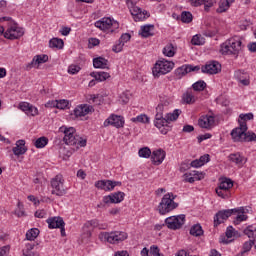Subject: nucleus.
<instances>
[{"mask_svg": "<svg viewBox=\"0 0 256 256\" xmlns=\"http://www.w3.org/2000/svg\"><path fill=\"white\" fill-rule=\"evenodd\" d=\"M59 132L64 134L63 141L66 145H69L72 151H78L79 147H86L87 140L81 138L80 136H75V128L66 126H61Z\"/></svg>", "mask_w": 256, "mask_h": 256, "instance_id": "nucleus-1", "label": "nucleus"}, {"mask_svg": "<svg viewBox=\"0 0 256 256\" xmlns=\"http://www.w3.org/2000/svg\"><path fill=\"white\" fill-rule=\"evenodd\" d=\"M241 49H243V42L239 36H235L221 44L220 53L222 55H239Z\"/></svg>", "mask_w": 256, "mask_h": 256, "instance_id": "nucleus-2", "label": "nucleus"}, {"mask_svg": "<svg viewBox=\"0 0 256 256\" xmlns=\"http://www.w3.org/2000/svg\"><path fill=\"white\" fill-rule=\"evenodd\" d=\"M231 137L235 142L256 141V134L247 132V123L245 122H240V126L232 130Z\"/></svg>", "mask_w": 256, "mask_h": 256, "instance_id": "nucleus-3", "label": "nucleus"}, {"mask_svg": "<svg viewBox=\"0 0 256 256\" xmlns=\"http://www.w3.org/2000/svg\"><path fill=\"white\" fill-rule=\"evenodd\" d=\"M175 199H177V196L173 195V193L165 194L158 205V213H160V215H167V213L175 211V209L179 207V204L175 202Z\"/></svg>", "mask_w": 256, "mask_h": 256, "instance_id": "nucleus-4", "label": "nucleus"}, {"mask_svg": "<svg viewBox=\"0 0 256 256\" xmlns=\"http://www.w3.org/2000/svg\"><path fill=\"white\" fill-rule=\"evenodd\" d=\"M175 67V63L162 59L158 60L155 66L152 69V73L154 77H161V75H167V73H171L173 68Z\"/></svg>", "mask_w": 256, "mask_h": 256, "instance_id": "nucleus-5", "label": "nucleus"}, {"mask_svg": "<svg viewBox=\"0 0 256 256\" xmlns=\"http://www.w3.org/2000/svg\"><path fill=\"white\" fill-rule=\"evenodd\" d=\"M94 25L101 31H109L110 29L111 33H115V31L119 29V22L109 17H104L101 20L96 21Z\"/></svg>", "mask_w": 256, "mask_h": 256, "instance_id": "nucleus-6", "label": "nucleus"}, {"mask_svg": "<svg viewBox=\"0 0 256 256\" xmlns=\"http://www.w3.org/2000/svg\"><path fill=\"white\" fill-rule=\"evenodd\" d=\"M65 180L63 176L57 175L51 180L52 195H57L58 197H63L67 193V189L64 186Z\"/></svg>", "mask_w": 256, "mask_h": 256, "instance_id": "nucleus-7", "label": "nucleus"}, {"mask_svg": "<svg viewBox=\"0 0 256 256\" xmlns=\"http://www.w3.org/2000/svg\"><path fill=\"white\" fill-rule=\"evenodd\" d=\"M104 239L108 243H112L113 245L117 243H121L129 237L126 232L123 231H114V232H104L103 233Z\"/></svg>", "mask_w": 256, "mask_h": 256, "instance_id": "nucleus-8", "label": "nucleus"}, {"mask_svg": "<svg viewBox=\"0 0 256 256\" xmlns=\"http://www.w3.org/2000/svg\"><path fill=\"white\" fill-rule=\"evenodd\" d=\"M23 35H25V31L23 28L19 27L16 22H12L11 26H9L4 33L5 39H10V41L20 39V37H23Z\"/></svg>", "mask_w": 256, "mask_h": 256, "instance_id": "nucleus-9", "label": "nucleus"}, {"mask_svg": "<svg viewBox=\"0 0 256 256\" xmlns=\"http://www.w3.org/2000/svg\"><path fill=\"white\" fill-rule=\"evenodd\" d=\"M165 225L168 227V229H172L173 231L181 229V227L185 225V214H181L178 216H170L166 218Z\"/></svg>", "mask_w": 256, "mask_h": 256, "instance_id": "nucleus-10", "label": "nucleus"}, {"mask_svg": "<svg viewBox=\"0 0 256 256\" xmlns=\"http://www.w3.org/2000/svg\"><path fill=\"white\" fill-rule=\"evenodd\" d=\"M244 233L247 235V237H249V239L253 240L247 241L243 244V251L240 253V255L251 251V247L255 245L256 228L253 225H250L244 230Z\"/></svg>", "mask_w": 256, "mask_h": 256, "instance_id": "nucleus-11", "label": "nucleus"}, {"mask_svg": "<svg viewBox=\"0 0 256 256\" xmlns=\"http://www.w3.org/2000/svg\"><path fill=\"white\" fill-rule=\"evenodd\" d=\"M231 215H235L234 209L218 211L214 216V227H217L218 225H221V223H224V221H227Z\"/></svg>", "mask_w": 256, "mask_h": 256, "instance_id": "nucleus-12", "label": "nucleus"}, {"mask_svg": "<svg viewBox=\"0 0 256 256\" xmlns=\"http://www.w3.org/2000/svg\"><path fill=\"white\" fill-rule=\"evenodd\" d=\"M154 125L158 129H161L162 127H169V122L167 118L163 117V107L162 106H157L156 107V116L154 120Z\"/></svg>", "mask_w": 256, "mask_h": 256, "instance_id": "nucleus-13", "label": "nucleus"}, {"mask_svg": "<svg viewBox=\"0 0 256 256\" xmlns=\"http://www.w3.org/2000/svg\"><path fill=\"white\" fill-rule=\"evenodd\" d=\"M202 73H207L208 75H217L221 73V64L217 61H211L205 66H202Z\"/></svg>", "mask_w": 256, "mask_h": 256, "instance_id": "nucleus-14", "label": "nucleus"}, {"mask_svg": "<svg viewBox=\"0 0 256 256\" xmlns=\"http://www.w3.org/2000/svg\"><path fill=\"white\" fill-rule=\"evenodd\" d=\"M109 125H112V127H116V129H121L123 125H125V120H123V117L112 114L108 119L104 121V127H109Z\"/></svg>", "mask_w": 256, "mask_h": 256, "instance_id": "nucleus-15", "label": "nucleus"}, {"mask_svg": "<svg viewBox=\"0 0 256 256\" xmlns=\"http://www.w3.org/2000/svg\"><path fill=\"white\" fill-rule=\"evenodd\" d=\"M134 21H145V19H149L151 17V14L147 12V10H143L139 8L138 6L134 7L130 11Z\"/></svg>", "mask_w": 256, "mask_h": 256, "instance_id": "nucleus-16", "label": "nucleus"}, {"mask_svg": "<svg viewBox=\"0 0 256 256\" xmlns=\"http://www.w3.org/2000/svg\"><path fill=\"white\" fill-rule=\"evenodd\" d=\"M235 213H237V216L233 221L234 225H239V223L247 221V219H249V217L247 216V213H249V209L247 208H234V215Z\"/></svg>", "mask_w": 256, "mask_h": 256, "instance_id": "nucleus-17", "label": "nucleus"}, {"mask_svg": "<svg viewBox=\"0 0 256 256\" xmlns=\"http://www.w3.org/2000/svg\"><path fill=\"white\" fill-rule=\"evenodd\" d=\"M47 61H49V56H47L45 54L36 55V56H34L32 61L26 65V69H27V71H29L30 69H33V67H38V65L47 63Z\"/></svg>", "mask_w": 256, "mask_h": 256, "instance_id": "nucleus-18", "label": "nucleus"}, {"mask_svg": "<svg viewBox=\"0 0 256 256\" xmlns=\"http://www.w3.org/2000/svg\"><path fill=\"white\" fill-rule=\"evenodd\" d=\"M215 124V117L211 115L201 116L198 120V125L202 129H211Z\"/></svg>", "mask_w": 256, "mask_h": 256, "instance_id": "nucleus-19", "label": "nucleus"}, {"mask_svg": "<svg viewBox=\"0 0 256 256\" xmlns=\"http://www.w3.org/2000/svg\"><path fill=\"white\" fill-rule=\"evenodd\" d=\"M201 179H205V174L203 172L192 171L184 174V181L186 183H195V181H201Z\"/></svg>", "mask_w": 256, "mask_h": 256, "instance_id": "nucleus-20", "label": "nucleus"}, {"mask_svg": "<svg viewBox=\"0 0 256 256\" xmlns=\"http://www.w3.org/2000/svg\"><path fill=\"white\" fill-rule=\"evenodd\" d=\"M46 223H48L49 229H59L65 225V221L60 216L48 218Z\"/></svg>", "mask_w": 256, "mask_h": 256, "instance_id": "nucleus-21", "label": "nucleus"}, {"mask_svg": "<svg viewBox=\"0 0 256 256\" xmlns=\"http://www.w3.org/2000/svg\"><path fill=\"white\" fill-rule=\"evenodd\" d=\"M165 150L158 149L152 152L151 159L155 165H161L165 161Z\"/></svg>", "mask_w": 256, "mask_h": 256, "instance_id": "nucleus-22", "label": "nucleus"}, {"mask_svg": "<svg viewBox=\"0 0 256 256\" xmlns=\"http://www.w3.org/2000/svg\"><path fill=\"white\" fill-rule=\"evenodd\" d=\"M95 187L102 191H113L112 180H98L95 182Z\"/></svg>", "mask_w": 256, "mask_h": 256, "instance_id": "nucleus-23", "label": "nucleus"}, {"mask_svg": "<svg viewBox=\"0 0 256 256\" xmlns=\"http://www.w3.org/2000/svg\"><path fill=\"white\" fill-rule=\"evenodd\" d=\"M14 155L19 157V155H25L27 153V147H25V140H18L16 146L12 149Z\"/></svg>", "mask_w": 256, "mask_h": 256, "instance_id": "nucleus-24", "label": "nucleus"}, {"mask_svg": "<svg viewBox=\"0 0 256 256\" xmlns=\"http://www.w3.org/2000/svg\"><path fill=\"white\" fill-rule=\"evenodd\" d=\"M93 66L95 69H109V60L104 57H97L93 59Z\"/></svg>", "mask_w": 256, "mask_h": 256, "instance_id": "nucleus-25", "label": "nucleus"}, {"mask_svg": "<svg viewBox=\"0 0 256 256\" xmlns=\"http://www.w3.org/2000/svg\"><path fill=\"white\" fill-rule=\"evenodd\" d=\"M216 0H195L192 2V5L194 7H199L200 5H204V11L209 12V9H211V7L213 5H215Z\"/></svg>", "mask_w": 256, "mask_h": 256, "instance_id": "nucleus-26", "label": "nucleus"}, {"mask_svg": "<svg viewBox=\"0 0 256 256\" xmlns=\"http://www.w3.org/2000/svg\"><path fill=\"white\" fill-rule=\"evenodd\" d=\"M228 160L231 161V163H235L238 167H241L242 165H245V158L241 156L240 153H232L228 156Z\"/></svg>", "mask_w": 256, "mask_h": 256, "instance_id": "nucleus-27", "label": "nucleus"}, {"mask_svg": "<svg viewBox=\"0 0 256 256\" xmlns=\"http://www.w3.org/2000/svg\"><path fill=\"white\" fill-rule=\"evenodd\" d=\"M152 31H155V25L153 24H146L144 26H141V33L142 37H153L154 33Z\"/></svg>", "mask_w": 256, "mask_h": 256, "instance_id": "nucleus-28", "label": "nucleus"}, {"mask_svg": "<svg viewBox=\"0 0 256 256\" xmlns=\"http://www.w3.org/2000/svg\"><path fill=\"white\" fill-rule=\"evenodd\" d=\"M94 79L95 81H107V79H109V77H111V75H109V73L107 72H92L90 74Z\"/></svg>", "mask_w": 256, "mask_h": 256, "instance_id": "nucleus-29", "label": "nucleus"}, {"mask_svg": "<svg viewBox=\"0 0 256 256\" xmlns=\"http://www.w3.org/2000/svg\"><path fill=\"white\" fill-rule=\"evenodd\" d=\"M49 45L52 49H63L65 42H63V39L60 38H52L49 41Z\"/></svg>", "mask_w": 256, "mask_h": 256, "instance_id": "nucleus-30", "label": "nucleus"}, {"mask_svg": "<svg viewBox=\"0 0 256 256\" xmlns=\"http://www.w3.org/2000/svg\"><path fill=\"white\" fill-rule=\"evenodd\" d=\"M236 77H238V80L242 85H249V74L243 71H238L236 72Z\"/></svg>", "mask_w": 256, "mask_h": 256, "instance_id": "nucleus-31", "label": "nucleus"}, {"mask_svg": "<svg viewBox=\"0 0 256 256\" xmlns=\"http://www.w3.org/2000/svg\"><path fill=\"white\" fill-rule=\"evenodd\" d=\"M189 73V66L183 65L175 70V75L178 79H181V77H185Z\"/></svg>", "mask_w": 256, "mask_h": 256, "instance_id": "nucleus-32", "label": "nucleus"}, {"mask_svg": "<svg viewBox=\"0 0 256 256\" xmlns=\"http://www.w3.org/2000/svg\"><path fill=\"white\" fill-rule=\"evenodd\" d=\"M220 189H225L226 191H230V189L233 187V180L229 178H224L219 186Z\"/></svg>", "mask_w": 256, "mask_h": 256, "instance_id": "nucleus-33", "label": "nucleus"}, {"mask_svg": "<svg viewBox=\"0 0 256 256\" xmlns=\"http://www.w3.org/2000/svg\"><path fill=\"white\" fill-rule=\"evenodd\" d=\"M39 237V229L32 228L26 233L27 241H35Z\"/></svg>", "mask_w": 256, "mask_h": 256, "instance_id": "nucleus-34", "label": "nucleus"}, {"mask_svg": "<svg viewBox=\"0 0 256 256\" xmlns=\"http://www.w3.org/2000/svg\"><path fill=\"white\" fill-rule=\"evenodd\" d=\"M163 55L166 57H174L175 56V46L173 44H168L163 49Z\"/></svg>", "mask_w": 256, "mask_h": 256, "instance_id": "nucleus-35", "label": "nucleus"}, {"mask_svg": "<svg viewBox=\"0 0 256 256\" xmlns=\"http://www.w3.org/2000/svg\"><path fill=\"white\" fill-rule=\"evenodd\" d=\"M190 235H193V237H201V235H203V228L199 224L192 226Z\"/></svg>", "mask_w": 256, "mask_h": 256, "instance_id": "nucleus-36", "label": "nucleus"}, {"mask_svg": "<svg viewBox=\"0 0 256 256\" xmlns=\"http://www.w3.org/2000/svg\"><path fill=\"white\" fill-rule=\"evenodd\" d=\"M52 107L57 109H67L69 107V102L67 100H55L52 101Z\"/></svg>", "mask_w": 256, "mask_h": 256, "instance_id": "nucleus-37", "label": "nucleus"}, {"mask_svg": "<svg viewBox=\"0 0 256 256\" xmlns=\"http://www.w3.org/2000/svg\"><path fill=\"white\" fill-rule=\"evenodd\" d=\"M216 194L218 197H221V199H229V197H231L230 190L221 189L219 186L216 188Z\"/></svg>", "mask_w": 256, "mask_h": 256, "instance_id": "nucleus-38", "label": "nucleus"}, {"mask_svg": "<svg viewBox=\"0 0 256 256\" xmlns=\"http://www.w3.org/2000/svg\"><path fill=\"white\" fill-rule=\"evenodd\" d=\"M47 143H49V139L45 136H42L35 141L34 145L37 149H43Z\"/></svg>", "mask_w": 256, "mask_h": 256, "instance_id": "nucleus-39", "label": "nucleus"}, {"mask_svg": "<svg viewBox=\"0 0 256 256\" xmlns=\"http://www.w3.org/2000/svg\"><path fill=\"white\" fill-rule=\"evenodd\" d=\"M180 115H181V110L176 109L173 111V113H168L166 115V119H167L168 123H171V121H177V119H179Z\"/></svg>", "mask_w": 256, "mask_h": 256, "instance_id": "nucleus-40", "label": "nucleus"}, {"mask_svg": "<svg viewBox=\"0 0 256 256\" xmlns=\"http://www.w3.org/2000/svg\"><path fill=\"white\" fill-rule=\"evenodd\" d=\"M132 123H149V116L140 114L137 117L131 118Z\"/></svg>", "mask_w": 256, "mask_h": 256, "instance_id": "nucleus-41", "label": "nucleus"}, {"mask_svg": "<svg viewBox=\"0 0 256 256\" xmlns=\"http://www.w3.org/2000/svg\"><path fill=\"white\" fill-rule=\"evenodd\" d=\"M112 199H114V204L121 203L125 199V193L118 191L111 193Z\"/></svg>", "mask_w": 256, "mask_h": 256, "instance_id": "nucleus-42", "label": "nucleus"}, {"mask_svg": "<svg viewBox=\"0 0 256 256\" xmlns=\"http://www.w3.org/2000/svg\"><path fill=\"white\" fill-rule=\"evenodd\" d=\"M183 101H185V103H187L188 105H192L193 103H195V95H193V92L187 91L183 95Z\"/></svg>", "mask_w": 256, "mask_h": 256, "instance_id": "nucleus-43", "label": "nucleus"}, {"mask_svg": "<svg viewBox=\"0 0 256 256\" xmlns=\"http://www.w3.org/2000/svg\"><path fill=\"white\" fill-rule=\"evenodd\" d=\"M229 7H231V5H229L227 1L221 0L219 2V7L217 8L216 13H225L229 10Z\"/></svg>", "mask_w": 256, "mask_h": 256, "instance_id": "nucleus-44", "label": "nucleus"}, {"mask_svg": "<svg viewBox=\"0 0 256 256\" xmlns=\"http://www.w3.org/2000/svg\"><path fill=\"white\" fill-rule=\"evenodd\" d=\"M181 21L182 23H191L193 21V14L189 11H183L181 13Z\"/></svg>", "mask_w": 256, "mask_h": 256, "instance_id": "nucleus-45", "label": "nucleus"}, {"mask_svg": "<svg viewBox=\"0 0 256 256\" xmlns=\"http://www.w3.org/2000/svg\"><path fill=\"white\" fill-rule=\"evenodd\" d=\"M138 155L144 159H149L151 157V149L149 147H143L138 151Z\"/></svg>", "mask_w": 256, "mask_h": 256, "instance_id": "nucleus-46", "label": "nucleus"}, {"mask_svg": "<svg viewBox=\"0 0 256 256\" xmlns=\"http://www.w3.org/2000/svg\"><path fill=\"white\" fill-rule=\"evenodd\" d=\"M207 87V83L205 81L200 80L192 85V88L194 91H204V89Z\"/></svg>", "mask_w": 256, "mask_h": 256, "instance_id": "nucleus-47", "label": "nucleus"}, {"mask_svg": "<svg viewBox=\"0 0 256 256\" xmlns=\"http://www.w3.org/2000/svg\"><path fill=\"white\" fill-rule=\"evenodd\" d=\"M251 119H253V113L240 114L238 120L239 125H241V123H247V121H251Z\"/></svg>", "mask_w": 256, "mask_h": 256, "instance_id": "nucleus-48", "label": "nucleus"}, {"mask_svg": "<svg viewBox=\"0 0 256 256\" xmlns=\"http://www.w3.org/2000/svg\"><path fill=\"white\" fill-rule=\"evenodd\" d=\"M80 109H82V115H89L91 111H93V107L87 104L80 105Z\"/></svg>", "mask_w": 256, "mask_h": 256, "instance_id": "nucleus-49", "label": "nucleus"}, {"mask_svg": "<svg viewBox=\"0 0 256 256\" xmlns=\"http://www.w3.org/2000/svg\"><path fill=\"white\" fill-rule=\"evenodd\" d=\"M102 202L104 205H111V204H115V199H113V196L109 194L102 198Z\"/></svg>", "mask_w": 256, "mask_h": 256, "instance_id": "nucleus-50", "label": "nucleus"}, {"mask_svg": "<svg viewBox=\"0 0 256 256\" xmlns=\"http://www.w3.org/2000/svg\"><path fill=\"white\" fill-rule=\"evenodd\" d=\"M91 227H98L99 229H107V224L100 225L98 220H91L88 222Z\"/></svg>", "mask_w": 256, "mask_h": 256, "instance_id": "nucleus-51", "label": "nucleus"}, {"mask_svg": "<svg viewBox=\"0 0 256 256\" xmlns=\"http://www.w3.org/2000/svg\"><path fill=\"white\" fill-rule=\"evenodd\" d=\"M79 71H81V67L78 65H70L68 68V73H70V75H76Z\"/></svg>", "mask_w": 256, "mask_h": 256, "instance_id": "nucleus-52", "label": "nucleus"}, {"mask_svg": "<svg viewBox=\"0 0 256 256\" xmlns=\"http://www.w3.org/2000/svg\"><path fill=\"white\" fill-rule=\"evenodd\" d=\"M17 217H25V211H23V203L18 202V209L15 211Z\"/></svg>", "mask_w": 256, "mask_h": 256, "instance_id": "nucleus-53", "label": "nucleus"}, {"mask_svg": "<svg viewBox=\"0 0 256 256\" xmlns=\"http://www.w3.org/2000/svg\"><path fill=\"white\" fill-rule=\"evenodd\" d=\"M124 46L125 44H123V42H120L119 40L118 43L113 46L112 51H114V53H121V51H123Z\"/></svg>", "mask_w": 256, "mask_h": 256, "instance_id": "nucleus-54", "label": "nucleus"}, {"mask_svg": "<svg viewBox=\"0 0 256 256\" xmlns=\"http://www.w3.org/2000/svg\"><path fill=\"white\" fill-rule=\"evenodd\" d=\"M30 107H31V104H29L27 102H22L19 104V109H21V111H24V113H26V115L29 113Z\"/></svg>", "mask_w": 256, "mask_h": 256, "instance_id": "nucleus-55", "label": "nucleus"}, {"mask_svg": "<svg viewBox=\"0 0 256 256\" xmlns=\"http://www.w3.org/2000/svg\"><path fill=\"white\" fill-rule=\"evenodd\" d=\"M169 105H171V100L166 99V100H161V103L158 104V107H162V113H163V111H166Z\"/></svg>", "mask_w": 256, "mask_h": 256, "instance_id": "nucleus-56", "label": "nucleus"}, {"mask_svg": "<svg viewBox=\"0 0 256 256\" xmlns=\"http://www.w3.org/2000/svg\"><path fill=\"white\" fill-rule=\"evenodd\" d=\"M159 251H160V250H159V247H158V246L153 245V246H151V248H150V253H151V255H153V256H163V254L160 253Z\"/></svg>", "mask_w": 256, "mask_h": 256, "instance_id": "nucleus-57", "label": "nucleus"}, {"mask_svg": "<svg viewBox=\"0 0 256 256\" xmlns=\"http://www.w3.org/2000/svg\"><path fill=\"white\" fill-rule=\"evenodd\" d=\"M27 115H31L32 117H35V115H39V110L37 109V107L30 105Z\"/></svg>", "mask_w": 256, "mask_h": 256, "instance_id": "nucleus-58", "label": "nucleus"}, {"mask_svg": "<svg viewBox=\"0 0 256 256\" xmlns=\"http://www.w3.org/2000/svg\"><path fill=\"white\" fill-rule=\"evenodd\" d=\"M130 40H131V34L129 33L122 34V36L119 39V41L123 43V45H125V43H127V41H130Z\"/></svg>", "mask_w": 256, "mask_h": 256, "instance_id": "nucleus-59", "label": "nucleus"}, {"mask_svg": "<svg viewBox=\"0 0 256 256\" xmlns=\"http://www.w3.org/2000/svg\"><path fill=\"white\" fill-rule=\"evenodd\" d=\"M235 235V228L233 226H229L226 230V237L227 239H231Z\"/></svg>", "mask_w": 256, "mask_h": 256, "instance_id": "nucleus-60", "label": "nucleus"}, {"mask_svg": "<svg viewBox=\"0 0 256 256\" xmlns=\"http://www.w3.org/2000/svg\"><path fill=\"white\" fill-rule=\"evenodd\" d=\"M120 101L124 105H127V103H129V95H127V93H122L120 96Z\"/></svg>", "mask_w": 256, "mask_h": 256, "instance_id": "nucleus-61", "label": "nucleus"}, {"mask_svg": "<svg viewBox=\"0 0 256 256\" xmlns=\"http://www.w3.org/2000/svg\"><path fill=\"white\" fill-rule=\"evenodd\" d=\"M10 247L9 246H3L0 248V256H7L9 253Z\"/></svg>", "mask_w": 256, "mask_h": 256, "instance_id": "nucleus-62", "label": "nucleus"}, {"mask_svg": "<svg viewBox=\"0 0 256 256\" xmlns=\"http://www.w3.org/2000/svg\"><path fill=\"white\" fill-rule=\"evenodd\" d=\"M192 45H201V36L200 35L193 36Z\"/></svg>", "mask_w": 256, "mask_h": 256, "instance_id": "nucleus-63", "label": "nucleus"}, {"mask_svg": "<svg viewBox=\"0 0 256 256\" xmlns=\"http://www.w3.org/2000/svg\"><path fill=\"white\" fill-rule=\"evenodd\" d=\"M23 256H40L39 253L33 251H23Z\"/></svg>", "mask_w": 256, "mask_h": 256, "instance_id": "nucleus-64", "label": "nucleus"}]
</instances>
